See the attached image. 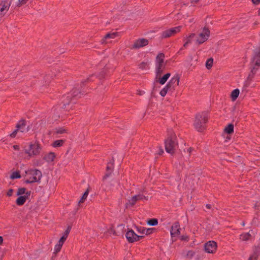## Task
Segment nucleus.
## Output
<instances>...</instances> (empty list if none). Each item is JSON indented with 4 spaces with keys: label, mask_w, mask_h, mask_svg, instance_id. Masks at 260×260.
<instances>
[{
    "label": "nucleus",
    "mask_w": 260,
    "mask_h": 260,
    "mask_svg": "<svg viewBox=\"0 0 260 260\" xmlns=\"http://www.w3.org/2000/svg\"><path fill=\"white\" fill-rule=\"evenodd\" d=\"M89 79H87L81 82L80 84H76L70 92L63 96L62 103L64 108L71 103H75L76 101L85 93L84 86L85 83Z\"/></svg>",
    "instance_id": "nucleus-1"
},
{
    "label": "nucleus",
    "mask_w": 260,
    "mask_h": 260,
    "mask_svg": "<svg viewBox=\"0 0 260 260\" xmlns=\"http://www.w3.org/2000/svg\"><path fill=\"white\" fill-rule=\"evenodd\" d=\"M208 119L209 114L206 111L197 114L193 123V126L199 132H203L206 128V124Z\"/></svg>",
    "instance_id": "nucleus-2"
},
{
    "label": "nucleus",
    "mask_w": 260,
    "mask_h": 260,
    "mask_svg": "<svg viewBox=\"0 0 260 260\" xmlns=\"http://www.w3.org/2000/svg\"><path fill=\"white\" fill-rule=\"evenodd\" d=\"M178 144L176 134L171 130L168 131L167 137L165 140V147L166 152L172 155L174 154Z\"/></svg>",
    "instance_id": "nucleus-3"
},
{
    "label": "nucleus",
    "mask_w": 260,
    "mask_h": 260,
    "mask_svg": "<svg viewBox=\"0 0 260 260\" xmlns=\"http://www.w3.org/2000/svg\"><path fill=\"white\" fill-rule=\"evenodd\" d=\"M25 176L27 178L24 180L26 184L35 182L40 183L42 176V172L38 169H29L25 171Z\"/></svg>",
    "instance_id": "nucleus-4"
},
{
    "label": "nucleus",
    "mask_w": 260,
    "mask_h": 260,
    "mask_svg": "<svg viewBox=\"0 0 260 260\" xmlns=\"http://www.w3.org/2000/svg\"><path fill=\"white\" fill-rule=\"evenodd\" d=\"M42 148L38 142L30 144L28 149H25V153L30 157L39 155Z\"/></svg>",
    "instance_id": "nucleus-5"
},
{
    "label": "nucleus",
    "mask_w": 260,
    "mask_h": 260,
    "mask_svg": "<svg viewBox=\"0 0 260 260\" xmlns=\"http://www.w3.org/2000/svg\"><path fill=\"white\" fill-rule=\"evenodd\" d=\"M125 237L129 243H133L143 239L144 236H139L133 230H128L125 234Z\"/></svg>",
    "instance_id": "nucleus-6"
},
{
    "label": "nucleus",
    "mask_w": 260,
    "mask_h": 260,
    "mask_svg": "<svg viewBox=\"0 0 260 260\" xmlns=\"http://www.w3.org/2000/svg\"><path fill=\"white\" fill-rule=\"evenodd\" d=\"M250 65L260 67V47H257L253 50Z\"/></svg>",
    "instance_id": "nucleus-7"
},
{
    "label": "nucleus",
    "mask_w": 260,
    "mask_h": 260,
    "mask_svg": "<svg viewBox=\"0 0 260 260\" xmlns=\"http://www.w3.org/2000/svg\"><path fill=\"white\" fill-rule=\"evenodd\" d=\"M217 248V243L214 241H209L204 244V250L208 253H215Z\"/></svg>",
    "instance_id": "nucleus-8"
},
{
    "label": "nucleus",
    "mask_w": 260,
    "mask_h": 260,
    "mask_svg": "<svg viewBox=\"0 0 260 260\" xmlns=\"http://www.w3.org/2000/svg\"><path fill=\"white\" fill-rule=\"evenodd\" d=\"M210 31L208 28L204 27L202 32L199 34V37L197 39L196 42L199 44H202L207 41L210 36Z\"/></svg>",
    "instance_id": "nucleus-9"
},
{
    "label": "nucleus",
    "mask_w": 260,
    "mask_h": 260,
    "mask_svg": "<svg viewBox=\"0 0 260 260\" xmlns=\"http://www.w3.org/2000/svg\"><path fill=\"white\" fill-rule=\"evenodd\" d=\"M148 200V197H146L143 194H137L135 195L133 197H132L128 201V202L126 203V207H128V206H134L136 202L138 201L141 200Z\"/></svg>",
    "instance_id": "nucleus-10"
},
{
    "label": "nucleus",
    "mask_w": 260,
    "mask_h": 260,
    "mask_svg": "<svg viewBox=\"0 0 260 260\" xmlns=\"http://www.w3.org/2000/svg\"><path fill=\"white\" fill-rule=\"evenodd\" d=\"M114 159L112 157V159L107 163L106 167V173L103 177V181L111 176L114 169Z\"/></svg>",
    "instance_id": "nucleus-11"
},
{
    "label": "nucleus",
    "mask_w": 260,
    "mask_h": 260,
    "mask_svg": "<svg viewBox=\"0 0 260 260\" xmlns=\"http://www.w3.org/2000/svg\"><path fill=\"white\" fill-rule=\"evenodd\" d=\"M11 5V2H9L8 0L2 1L0 3V18L2 17L8 11Z\"/></svg>",
    "instance_id": "nucleus-12"
},
{
    "label": "nucleus",
    "mask_w": 260,
    "mask_h": 260,
    "mask_svg": "<svg viewBox=\"0 0 260 260\" xmlns=\"http://www.w3.org/2000/svg\"><path fill=\"white\" fill-rule=\"evenodd\" d=\"M149 44L148 40L144 38L139 39L135 41L133 45L132 48L139 49L141 47L147 46Z\"/></svg>",
    "instance_id": "nucleus-13"
},
{
    "label": "nucleus",
    "mask_w": 260,
    "mask_h": 260,
    "mask_svg": "<svg viewBox=\"0 0 260 260\" xmlns=\"http://www.w3.org/2000/svg\"><path fill=\"white\" fill-rule=\"evenodd\" d=\"M26 121L25 119H22L19 120L16 125V128H17L21 133H27L29 131L28 127H26Z\"/></svg>",
    "instance_id": "nucleus-14"
},
{
    "label": "nucleus",
    "mask_w": 260,
    "mask_h": 260,
    "mask_svg": "<svg viewBox=\"0 0 260 260\" xmlns=\"http://www.w3.org/2000/svg\"><path fill=\"white\" fill-rule=\"evenodd\" d=\"M180 225L179 222H175L171 227V234L172 236H176L180 234Z\"/></svg>",
    "instance_id": "nucleus-15"
},
{
    "label": "nucleus",
    "mask_w": 260,
    "mask_h": 260,
    "mask_svg": "<svg viewBox=\"0 0 260 260\" xmlns=\"http://www.w3.org/2000/svg\"><path fill=\"white\" fill-rule=\"evenodd\" d=\"M195 36V34L192 33L189 35V36L187 37L185 39H184V41L185 42L184 44H183V47H182L178 52V53H180L183 48H186L188 44L191 43V40Z\"/></svg>",
    "instance_id": "nucleus-16"
},
{
    "label": "nucleus",
    "mask_w": 260,
    "mask_h": 260,
    "mask_svg": "<svg viewBox=\"0 0 260 260\" xmlns=\"http://www.w3.org/2000/svg\"><path fill=\"white\" fill-rule=\"evenodd\" d=\"M165 68V64L156 63V78L161 77Z\"/></svg>",
    "instance_id": "nucleus-17"
},
{
    "label": "nucleus",
    "mask_w": 260,
    "mask_h": 260,
    "mask_svg": "<svg viewBox=\"0 0 260 260\" xmlns=\"http://www.w3.org/2000/svg\"><path fill=\"white\" fill-rule=\"evenodd\" d=\"M259 68V67L250 65L251 71L247 78L248 80L251 81L252 80Z\"/></svg>",
    "instance_id": "nucleus-18"
},
{
    "label": "nucleus",
    "mask_w": 260,
    "mask_h": 260,
    "mask_svg": "<svg viewBox=\"0 0 260 260\" xmlns=\"http://www.w3.org/2000/svg\"><path fill=\"white\" fill-rule=\"evenodd\" d=\"M180 77L178 75L174 76L170 81L168 82L175 89V87L179 85Z\"/></svg>",
    "instance_id": "nucleus-19"
},
{
    "label": "nucleus",
    "mask_w": 260,
    "mask_h": 260,
    "mask_svg": "<svg viewBox=\"0 0 260 260\" xmlns=\"http://www.w3.org/2000/svg\"><path fill=\"white\" fill-rule=\"evenodd\" d=\"M117 36V32H112L107 34L101 40L102 44L106 43V40L108 39H114Z\"/></svg>",
    "instance_id": "nucleus-20"
},
{
    "label": "nucleus",
    "mask_w": 260,
    "mask_h": 260,
    "mask_svg": "<svg viewBox=\"0 0 260 260\" xmlns=\"http://www.w3.org/2000/svg\"><path fill=\"white\" fill-rule=\"evenodd\" d=\"M55 157V154L54 152H49V153L45 155L43 158L47 162H51L54 160Z\"/></svg>",
    "instance_id": "nucleus-21"
},
{
    "label": "nucleus",
    "mask_w": 260,
    "mask_h": 260,
    "mask_svg": "<svg viewBox=\"0 0 260 260\" xmlns=\"http://www.w3.org/2000/svg\"><path fill=\"white\" fill-rule=\"evenodd\" d=\"M251 256L258 259V256L260 255V246H255L253 249V252L250 255Z\"/></svg>",
    "instance_id": "nucleus-22"
},
{
    "label": "nucleus",
    "mask_w": 260,
    "mask_h": 260,
    "mask_svg": "<svg viewBox=\"0 0 260 260\" xmlns=\"http://www.w3.org/2000/svg\"><path fill=\"white\" fill-rule=\"evenodd\" d=\"M170 76V73H167L165 74L162 77H158L159 80L157 81L161 85H164L168 80Z\"/></svg>",
    "instance_id": "nucleus-23"
},
{
    "label": "nucleus",
    "mask_w": 260,
    "mask_h": 260,
    "mask_svg": "<svg viewBox=\"0 0 260 260\" xmlns=\"http://www.w3.org/2000/svg\"><path fill=\"white\" fill-rule=\"evenodd\" d=\"M19 197L16 200V204L18 206H22L24 204L26 201V197L23 196H19Z\"/></svg>",
    "instance_id": "nucleus-24"
},
{
    "label": "nucleus",
    "mask_w": 260,
    "mask_h": 260,
    "mask_svg": "<svg viewBox=\"0 0 260 260\" xmlns=\"http://www.w3.org/2000/svg\"><path fill=\"white\" fill-rule=\"evenodd\" d=\"M240 91L238 89L233 90L231 94V98L233 101H235L239 96Z\"/></svg>",
    "instance_id": "nucleus-25"
},
{
    "label": "nucleus",
    "mask_w": 260,
    "mask_h": 260,
    "mask_svg": "<svg viewBox=\"0 0 260 260\" xmlns=\"http://www.w3.org/2000/svg\"><path fill=\"white\" fill-rule=\"evenodd\" d=\"M225 133L228 134H231L234 132V125L232 123L229 124L224 129Z\"/></svg>",
    "instance_id": "nucleus-26"
},
{
    "label": "nucleus",
    "mask_w": 260,
    "mask_h": 260,
    "mask_svg": "<svg viewBox=\"0 0 260 260\" xmlns=\"http://www.w3.org/2000/svg\"><path fill=\"white\" fill-rule=\"evenodd\" d=\"M165 55L164 53H159L156 56L157 63L164 64Z\"/></svg>",
    "instance_id": "nucleus-27"
},
{
    "label": "nucleus",
    "mask_w": 260,
    "mask_h": 260,
    "mask_svg": "<svg viewBox=\"0 0 260 260\" xmlns=\"http://www.w3.org/2000/svg\"><path fill=\"white\" fill-rule=\"evenodd\" d=\"M251 237L249 233H244L240 235V239L242 241H247Z\"/></svg>",
    "instance_id": "nucleus-28"
},
{
    "label": "nucleus",
    "mask_w": 260,
    "mask_h": 260,
    "mask_svg": "<svg viewBox=\"0 0 260 260\" xmlns=\"http://www.w3.org/2000/svg\"><path fill=\"white\" fill-rule=\"evenodd\" d=\"M64 143V140H57L55 141L52 144V146L54 147H59L61 146Z\"/></svg>",
    "instance_id": "nucleus-29"
},
{
    "label": "nucleus",
    "mask_w": 260,
    "mask_h": 260,
    "mask_svg": "<svg viewBox=\"0 0 260 260\" xmlns=\"http://www.w3.org/2000/svg\"><path fill=\"white\" fill-rule=\"evenodd\" d=\"M181 28V26H178L177 27H173L170 29H169L171 36L173 35H174L177 32H179L180 31Z\"/></svg>",
    "instance_id": "nucleus-30"
},
{
    "label": "nucleus",
    "mask_w": 260,
    "mask_h": 260,
    "mask_svg": "<svg viewBox=\"0 0 260 260\" xmlns=\"http://www.w3.org/2000/svg\"><path fill=\"white\" fill-rule=\"evenodd\" d=\"M21 175L20 174V171H17L14 172L12 173V174L10 176V178L11 179H19L21 178Z\"/></svg>",
    "instance_id": "nucleus-31"
},
{
    "label": "nucleus",
    "mask_w": 260,
    "mask_h": 260,
    "mask_svg": "<svg viewBox=\"0 0 260 260\" xmlns=\"http://www.w3.org/2000/svg\"><path fill=\"white\" fill-rule=\"evenodd\" d=\"M147 224L149 225L154 226L158 224V220L156 218H151L147 220Z\"/></svg>",
    "instance_id": "nucleus-32"
},
{
    "label": "nucleus",
    "mask_w": 260,
    "mask_h": 260,
    "mask_svg": "<svg viewBox=\"0 0 260 260\" xmlns=\"http://www.w3.org/2000/svg\"><path fill=\"white\" fill-rule=\"evenodd\" d=\"M171 36V35L169 29L163 31L161 34V37L162 38H167L170 37Z\"/></svg>",
    "instance_id": "nucleus-33"
},
{
    "label": "nucleus",
    "mask_w": 260,
    "mask_h": 260,
    "mask_svg": "<svg viewBox=\"0 0 260 260\" xmlns=\"http://www.w3.org/2000/svg\"><path fill=\"white\" fill-rule=\"evenodd\" d=\"M213 59L212 58H210L208 59L206 61V68L208 69H210L213 66Z\"/></svg>",
    "instance_id": "nucleus-34"
},
{
    "label": "nucleus",
    "mask_w": 260,
    "mask_h": 260,
    "mask_svg": "<svg viewBox=\"0 0 260 260\" xmlns=\"http://www.w3.org/2000/svg\"><path fill=\"white\" fill-rule=\"evenodd\" d=\"M88 192H89V190L88 189H87L86 191L84 193V194H83L81 199H80V200L78 202V204H80V203H83L84 202V201L85 200V199L87 198V197L88 194Z\"/></svg>",
    "instance_id": "nucleus-35"
},
{
    "label": "nucleus",
    "mask_w": 260,
    "mask_h": 260,
    "mask_svg": "<svg viewBox=\"0 0 260 260\" xmlns=\"http://www.w3.org/2000/svg\"><path fill=\"white\" fill-rule=\"evenodd\" d=\"M29 0H18L15 4L17 7H20L22 5L25 4Z\"/></svg>",
    "instance_id": "nucleus-36"
},
{
    "label": "nucleus",
    "mask_w": 260,
    "mask_h": 260,
    "mask_svg": "<svg viewBox=\"0 0 260 260\" xmlns=\"http://www.w3.org/2000/svg\"><path fill=\"white\" fill-rule=\"evenodd\" d=\"M26 189L25 187H20L18 189L16 195L22 196L25 193Z\"/></svg>",
    "instance_id": "nucleus-37"
},
{
    "label": "nucleus",
    "mask_w": 260,
    "mask_h": 260,
    "mask_svg": "<svg viewBox=\"0 0 260 260\" xmlns=\"http://www.w3.org/2000/svg\"><path fill=\"white\" fill-rule=\"evenodd\" d=\"M195 254V252L192 250H189L187 251L186 257L188 258L191 259Z\"/></svg>",
    "instance_id": "nucleus-38"
},
{
    "label": "nucleus",
    "mask_w": 260,
    "mask_h": 260,
    "mask_svg": "<svg viewBox=\"0 0 260 260\" xmlns=\"http://www.w3.org/2000/svg\"><path fill=\"white\" fill-rule=\"evenodd\" d=\"M167 91H173L175 90V88L172 86L169 83L164 87Z\"/></svg>",
    "instance_id": "nucleus-39"
},
{
    "label": "nucleus",
    "mask_w": 260,
    "mask_h": 260,
    "mask_svg": "<svg viewBox=\"0 0 260 260\" xmlns=\"http://www.w3.org/2000/svg\"><path fill=\"white\" fill-rule=\"evenodd\" d=\"M62 245H62L58 242V243L56 245H55V246L54 247L55 252L57 253V252H58L59 251H60Z\"/></svg>",
    "instance_id": "nucleus-40"
},
{
    "label": "nucleus",
    "mask_w": 260,
    "mask_h": 260,
    "mask_svg": "<svg viewBox=\"0 0 260 260\" xmlns=\"http://www.w3.org/2000/svg\"><path fill=\"white\" fill-rule=\"evenodd\" d=\"M20 132V131L17 128H16V129L10 134V137L12 138H14L17 136V133Z\"/></svg>",
    "instance_id": "nucleus-41"
},
{
    "label": "nucleus",
    "mask_w": 260,
    "mask_h": 260,
    "mask_svg": "<svg viewBox=\"0 0 260 260\" xmlns=\"http://www.w3.org/2000/svg\"><path fill=\"white\" fill-rule=\"evenodd\" d=\"M66 129L62 127H59L56 129V133L58 134H62L66 132Z\"/></svg>",
    "instance_id": "nucleus-42"
},
{
    "label": "nucleus",
    "mask_w": 260,
    "mask_h": 260,
    "mask_svg": "<svg viewBox=\"0 0 260 260\" xmlns=\"http://www.w3.org/2000/svg\"><path fill=\"white\" fill-rule=\"evenodd\" d=\"M147 66L148 65L146 62H142L139 65V68L141 69L144 70L145 69Z\"/></svg>",
    "instance_id": "nucleus-43"
},
{
    "label": "nucleus",
    "mask_w": 260,
    "mask_h": 260,
    "mask_svg": "<svg viewBox=\"0 0 260 260\" xmlns=\"http://www.w3.org/2000/svg\"><path fill=\"white\" fill-rule=\"evenodd\" d=\"M67 238V237H66L65 236H62L60 239H59V240L58 241V243H59L60 244L63 245V244L64 243V241L66 240Z\"/></svg>",
    "instance_id": "nucleus-44"
},
{
    "label": "nucleus",
    "mask_w": 260,
    "mask_h": 260,
    "mask_svg": "<svg viewBox=\"0 0 260 260\" xmlns=\"http://www.w3.org/2000/svg\"><path fill=\"white\" fill-rule=\"evenodd\" d=\"M168 92V91L166 90V89H165L164 88H163L160 91V94L161 96L164 97L165 96H166V95L167 94Z\"/></svg>",
    "instance_id": "nucleus-45"
},
{
    "label": "nucleus",
    "mask_w": 260,
    "mask_h": 260,
    "mask_svg": "<svg viewBox=\"0 0 260 260\" xmlns=\"http://www.w3.org/2000/svg\"><path fill=\"white\" fill-rule=\"evenodd\" d=\"M71 226H68L67 229L65 231L64 234H63V236H65L66 237H67L68 236V235L71 231Z\"/></svg>",
    "instance_id": "nucleus-46"
},
{
    "label": "nucleus",
    "mask_w": 260,
    "mask_h": 260,
    "mask_svg": "<svg viewBox=\"0 0 260 260\" xmlns=\"http://www.w3.org/2000/svg\"><path fill=\"white\" fill-rule=\"evenodd\" d=\"M154 230V229L153 228H150V229H147L146 230H145V233H146V235H149L150 234H151L152 233V231Z\"/></svg>",
    "instance_id": "nucleus-47"
},
{
    "label": "nucleus",
    "mask_w": 260,
    "mask_h": 260,
    "mask_svg": "<svg viewBox=\"0 0 260 260\" xmlns=\"http://www.w3.org/2000/svg\"><path fill=\"white\" fill-rule=\"evenodd\" d=\"M13 191H14V190L12 188L9 189L7 192V195L8 197H11L12 196Z\"/></svg>",
    "instance_id": "nucleus-48"
},
{
    "label": "nucleus",
    "mask_w": 260,
    "mask_h": 260,
    "mask_svg": "<svg viewBox=\"0 0 260 260\" xmlns=\"http://www.w3.org/2000/svg\"><path fill=\"white\" fill-rule=\"evenodd\" d=\"M138 231L142 234H144L145 231V229H142L141 227L140 228H137Z\"/></svg>",
    "instance_id": "nucleus-49"
},
{
    "label": "nucleus",
    "mask_w": 260,
    "mask_h": 260,
    "mask_svg": "<svg viewBox=\"0 0 260 260\" xmlns=\"http://www.w3.org/2000/svg\"><path fill=\"white\" fill-rule=\"evenodd\" d=\"M24 194H25L23 196L25 197L26 199L27 200L28 199V197L30 196V195L31 194V191H28L27 192L25 191V193Z\"/></svg>",
    "instance_id": "nucleus-50"
},
{
    "label": "nucleus",
    "mask_w": 260,
    "mask_h": 260,
    "mask_svg": "<svg viewBox=\"0 0 260 260\" xmlns=\"http://www.w3.org/2000/svg\"><path fill=\"white\" fill-rule=\"evenodd\" d=\"M13 147L14 149L15 150H19V148H20L19 146L18 145H13Z\"/></svg>",
    "instance_id": "nucleus-51"
},
{
    "label": "nucleus",
    "mask_w": 260,
    "mask_h": 260,
    "mask_svg": "<svg viewBox=\"0 0 260 260\" xmlns=\"http://www.w3.org/2000/svg\"><path fill=\"white\" fill-rule=\"evenodd\" d=\"M252 3L255 5H257L260 3V0H251Z\"/></svg>",
    "instance_id": "nucleus-52"
},
{
    "label": "nucleus",
    "mask_w": 260,
    "mask_h": 260,
    "mask_svg": "<svg viewBox=\"0 0 260 260\" xmlns=\"http://www.w3.org/2000/svg\"><path fill=\"white\" fill-rule=\"evenodd\" d=\"M164 151L163 149L160 147V149H159V151L158 152V154L159 155H161V154H162L164 153Z\"/></svg>",
    "instance_id": "nucleus-53"
},
{
    "label": "nucleus",
    "mask_w": 260,
    "mask_h": 260,
    "mask_svg": "<svg viewBox=\"0 0 260 260\" xmlns=\"http://www.w3.org/2000/svg\"><path fill=\"white\" fill-rule=\"evenodd\" d=\"M105 73L104 72V71H102L101 73H100V77L101 78H104V76H105Z\"/></svg>",
    "instance_id": "nucleus-54"
},
{
    "label": "nucleus",
    "mask_w": 260,
    "mask_h": 260,
    "mask_svg": "<svg viewBox=\"0 0 260 260\" xmlns=\"http://www.w3.org/2000/svg\"><path fill=\"white\" fill-rule=\"evenodd\" d=\"M248 260H257V258L253 257L251 256V255L249 256V258H248Z\"/></svg>",
    "instance_id": "nucleus-55"
},
{
    "label": "nucleus",
    "mask_w": 260,
    "mask_h": 260,
    "mask_svg": "<svg viewBox=\"0 0 260 260\" xmlns=\"http://www.w3.org/2000/svg\"><path fill=\"white\" fill-rule=\"evenodd\" d=\"M110 231L114 235H116L115 231L114 229H111Z\"/></svg>",
    "instance_id": "nucleus-56"
},
{
    "label": "nucleus",
    "mask_w": 260,
    "mask_h": 260,
    "mask_svg": "<svg viewBox=\"0 0 260 260\" xmlns=\"http://www.w3.org/2000/svg\"><path fill=\"white\" fill-rule=\"evenodd\" d=\"M4 239L3 237L0 236V245H2L3 243Z\"/></svg>",
    "instance_id": "nucleus-57"
},
{
    "label": "nucleus",
    "mask_w": 260,
    "mask_h": 260,
    "mask_svg": "<svg viewBox=\"0 0 260 260\" xmlns=\"http://www.w3.org/2000/svg\"><path fill=\"white\" fill-rule=\"evenodd\" d=\"M192 150V148L191 147H189L187 149V152L189 153H190L191 152Z\"/></svg>",
    "instance_id": "nucleus-58"
},
{
    "label": "nucleus",
    "mask_w": 260,
    "mask_h": 260,
    "mask_svg": "<svg viewBox=\"0 0 260 260\" xmlns=\"http://www.w3.org/2000/svg\"><path fill=\"white\" fill-rule=\"evenodd\" d=\"M181 239H182V240H184L188 241V237H184V236H182V237Z\"/></svg>",
    "instance_id": "nucleus-59"
},
{
    "label": "nucleus",
    "mask_w": 260,
    "mask_h": 260,
    "mask_svg": "<svg viewBox=\"0 0 260 260\" xmlns=\"http://www.w3.org/2000/svg\"><path fill=\"white\" fill-rule=\"evenodd\" d=\"M206 207L207 208H208L209 209L211 208V205L210 204H207L206 205Z\"/></svg>",
    "instance_id": "nucleus-60"
},
{
    "label": "nucleus",
    "mask_w": 260,
    "mask_h": 260,
    "mask_svg": "<svg viewBox=\"0 0 260 260\" xmlns=\"http://www.w3.org/2000/svg\"><path fill=\"white\" fill-rule=\"evenodd\" d=\"M143 91H141V90H138V94L139 95H142V94H143Z\"/></svg>",
    "instance_id": "nucleus-61"
},
{
    "label": "nucleus",
    "mask_w": 260,
    "mask_h": 260,
    "mask_svg": "<svg viewBox=\"0 0 260 260\" xmlns=\"http://www.w3.org/2000/svg\"><path fill=\"white\" fill-rule=\"evenodd\" d=\"M2 78H3L2 73L0 72V82H1Z\"/></svg>",
    "instance_id": "nucleus-62"
},
{
    "label": "nucleus",
    "mask_w": 260,
    "mask_h": 260,
    "mask_svg": "<svg viewBox=\"0 0 260 260\" xmlns=\"http://www.w3.org/2000/svg\"><path fill=\"white\" fill-rule=\"evenodd\" d=\"M199 0H190L191 2H194L195 3H197Z\"/></svg>",
    "instance_id": "nucleus-63"
},
{
    "label": "nucleus",
    "mask_w": 260,
    "mask_h": 260,
    "mask_svg": "<svg viewBox=\"0 0 260 260\" xmlns=\"http://www.w3.org/2000/svg\"><path fill=\"white\" fill-rule=\"evenodd\" d=\"M258 15L259 16H260V8L259 9V10H258Z\"/></svg>",
    "instance_id": "nucleus-64"
}]
</instances>
